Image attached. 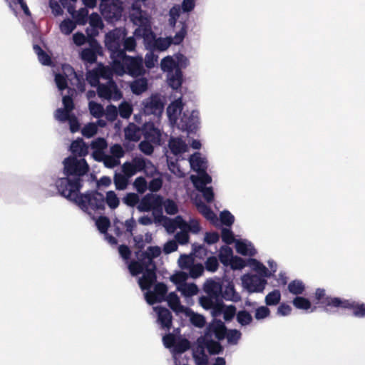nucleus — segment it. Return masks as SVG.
<instances>
[{"mask_svg": "<svg viewBox=\"0 0 365 365\" xmlns=\"http://www.w3.org/2000/svg\"><path fill=\"white\" fill-rule=\"evenodd\" d=\"M63 177L55 181V187L61 196L70 197L75 192L81 191L90 168L85 158L76 156L66 158L63 160Z\"/></svg>", "mask_w": 365, "mask_h": 365, "instance_id": "obj_1", "label": "nucleus"}, {"mask_svg": "<svg viewBox=\"0 0 365 365\" xmlns=\"http://www.w3.org/2000/svg\"><path fill=\"white\" fill-rule=\"evenodd\" d=\"M226 327L221 320L214 319L206 327L198 341L210 354H218L223 347L220 341L225 338Z\"/></svg>", "mask_w": 365, "mask_h": 365, "instance_id": "obj_2", "label": "nucleus"}, {"mask_svg": "<svg viewBox=\"0 0 365 365\" xmlns=\"http://www.w3.org/2000/svg\"><path fill=\"white\" fill-rule=\"evenodd\" d=\"M66 198L90 215H92L93 211L105 209V197L96 190L87 191L85 193H81L80 191L75 192L73 195Z\"/></svg>", "mask_w": 365, "mask_h": 365, "instance_id": "obj_3", "label": "nucleus"}, {"mask_svg": "<svg viewBox=\"0 0 365 365\" xmlns=\"http://www.w3.org/2000/svg\"><path fill=\"white\" fill-rule=\"evenodd\" d=\"M113 68L115 73L120 76L128 73L131 76H140L145 73L143 57L140 56L132 57L126 55L125 53L119 58L114 60Z\"/></svg>", "mask_w": 365, "mask_h": 365, "instance_id": "obj_4", "label": "nucleus"}, {"mask_svg": "<svg viewBox=\"0 0 365 365\" xmlns=\"http://www.w3.org/2000/svg\"><path fill=\"white\" fill-rule=\"evenodd\" d=\"M126 34L125 29L115 28L105 36V46L110 52V57L113 62L125 53L124 50H122V44Z\"/></svg>", "mask_w": 365, "mask_h": 365, "instance_id": "obj_5", "label": "nucleus"}, {"mask_svg": "<svg viewBox=\"0 0 365 365\" xmlns=\"http://www.w3.org/2000/svg\"><path fill=\"white\" fill-rule=\"evenodd\" d=\"M123 170L128 177L142 171L148 176H153L157 173V168L152 162L143 157H135L131 162L125 163L123 165Z\"/></svg>", "mask_w": 365, "mask_h": 365, "instance_id": "obj_6", "label": "nucleus"}, {"mask_svg": "<svg viewBox=\"0 0 365 365\" xmlns=\"http://www.w3.org/2000/svg\"><path fill=\"white\" fill-rule=\"evenodd\" d=\"M128 269L133 276L143 274V276L138 279V284L143 291L151 288L156 282V279H152L146 277V273L149 269L151 270V268L140 257H139L138 261H131L129 263Z\"/></svg>", "mask_w": 365, "mask_h": 365, "instance_id": "obj_7", "label": "nucleus"}, {"mask_svg": "<svg viewBox=\"0 0 365 365\" xmlns=\"http://www.w3.org/2000/svg\"><path fill=\"white\" fill-rule=\"evenodd\" d=\"M178 128L192 133L196 130L200 124V113L198 110H193L191 112L186 110L182 113L180 118L175 123Z\"/></svg>", "mask_w": 365, "mask_h": 365, "instance_id": "obj_8", "label": "nucleus"}, {"mask_svg": "<svg viewBox=\"0 0 365 365\" xmlns=\"http://www.w3.org/2000/svg\"><path fill=\"white\" fill-rule=\"evenodd\" d=\"M98 95L101 98L118 101L123 98L122 91L114 81H106L99 84L97 88Z\"/></svg>", "mask_w": 365, "mask_h": 365, "instance_id": "obj_9", "label": "nucleus"}, {"mask_svg": "<svg viewBox=\"0 0 365 365\" xmlns=\"http://www.w3.org/2000/svg\"><path fill=\"white\" fill-rule=\"evenodd\" d=\"M332 305L339 307V309H349L353 311L355 317L363 318L365 317V304L359 303L351 299H335Z\"/></svg>", "mask_w": 365, "mask_h": 365, "instance_id": "obj_10", "label": "nucleus"}, {"mask_svg": "<svg viewBox=\"0 0 365 365\" xmlns=\"http://www.w3.org/2000/svg\"><path fill=\"white\" fill-rule=\"evenodd\" d=\"M161 254V250L158 246H150L145 252L140 254V257L145 262L148 267L151 268L146 273V277L151 278L152 279H157L156 276V265L153 261V259L158 257Z\"/></svg>", "mask_w": 365, "mask_h": 365, "instance_id": "obj_11", "label": "nucleus"}, {"mask_svg": "<svg viewBox=\"0 0 365 365\" xmlns=\"http://www.w3.org/2000/svg\"><path fill=\"white\" fill-rule=\"evenodd\" d=\"M160 205H163V197L153 193H147L141 199L137 206L139 212L153 211Z\"/></svg>", "mask_w": 365, "mask_h": 365, "instance_id": "obj_12", "label": "nucleus"}, {"mask_svg": "<svg viewBox=\"0 0 365 365\" xmlns=\"http://www.w3.org/2000/svg\"><path fill=\"white\" fill-rule=\"evenodd\" d=\"M142 111L145 115L160 116L163 111V103L158 95H153L143 101Z\"/></svg>", "mask_w": 365, "mask_h": 365, "instance_id": "obj_13", "label": "nucleus"}, {"mask_svg": "<svg viewBox=\"0 0 365 365\" xmlns=\"http://www.w3.org/2000/svg\"><path fill=\"white\" fill-rule=\"evenodd\" d=\"M144 139L153 143L155 145L163 143V131L153 122H147L142 127Z\"/></svg>", "mask_w": 365, "mask_h": 365, "instance_id": "obj_14", "label": "nucleus"}, {"mask_svg": "<svg viewBox=\"0 0 365 365\" xmlns=\"http://www.w3.org/2000/svg\"><path fill=\"white\" fill-rule=\"evenodd\" d=\"M100 9L104 19L111 22L119 20L123 11L121 6L114 0H111L107 4H100Z\"/></svg>", "mask_w": 365, "mask_h": 365, "instance_id": "obj_15", "label": "nucleus"}, {"mask_svg": "<svg viewBox=\"0 0 365 365\" xmlns=\"http://www.w3.org/2000/svg\"><path fill=\"white\" fill-rule=\"evenodd\" d=\"M145 290L147 292L145 293V299L148 304H154L156 302L165 301L168 287L164 283L155 284L153 291H151L150 288Z\"/></svg>", "mask_w": 365, "mask_h": 365, "instance_id": "obj_16", "label": "nucleus"}, {"mask_svg": "<svg viewBox=\"0 0 365 365\" xmlns=\"http://www.w3.org/2000/svg\"><path fill=\"white\" fill-rule=\"evenodd\" d=\"M242 282L250 292H262L267 284L264 277L254 275H244L242 277Z\"/></svg>", "mask_w": 365, "mask_h": 365, "instance_id": "obj_17", "label": "nucleus"}, {"mask_svg": "<svg viewBox=\"0 0 365 365\" xmlns=\"http://www.w3.org/2000/svg\"><path fill=\"white\" fill-rule=\"evenodd\" d=\"M143 0L135 1L131 6L130 17L134 24L143 26L148 23L146 13L141 9V2Z\"/></svg>", "mask_w": 365, "mask_h": 365, "instance_id": "obj_18", "label": "nucleus"}, {"mask_svg": "<svg viewBox=\"0 0 365 365\" xmlns=\"http://www.w3.org/2000/svg\"><path fill=\"white\" fill-rule=\"evenodd\" d=\"M153 309L157 313V322L161 329L170 331L173 325V316L170 310L160 306L155 307Z\"/></svg>", "mask_w": 365, "mask_h": 365, "instance_id": "obj_19", "label": "nucleus"}, {"mask_svg": "<svg viewBox=\"0 0 365 365\" xmlns=\"http://www.w3.org/2000/svg\"><path fill=\"white\" fill-rule=\"evenodd\" d=\"M134 34L136 36H140L143 38L144 44L146 48L153 50L154 41L157 38L148 24L139 26V28L135 29Z\"/></svg>", "mask_w": 365, "mask_h": 365, "instance_id": "obj_20", "label": "nucleus"}, {"mask_svg": "<svg viewBox=\"0 0 365 365\" xmlns=\"http://www.w3.org/2000/svg\"><path fill=\"white\" fill-rule=\"evenodd\" d=\"M101 46L96 39H92L90 42V47L83 48L81 53V57L83 61L93 63L97 60V54L100 53Z\"/></svg>", "mask_w": 365, "mask_h": 365, "instance_id": "obj_21", "label": "nucleus"}, {"mask_svg": "<svg viewBox=\"0 0 365 365\" xmlns=\"http://www.w3.org/2000/svg\"><path fill=\"white\" fill-rule=\"evenodd\" d=\"M316 300L324 307V310L326 312L329 311V308L332 309H339V307H336L332 305V302L335 299H341V297H331L326 294V291L322 288H317L315 291L314 294Z\"/></svg>", "mask_w": 365, "mask_h": 365, "instance_id": "obj_22", "label": "nucleus"}, {"mask_svg": "<svg viewBox=\"0 0 365 365\" xmlns=\"http://www.w3.org/2000/svg\"><path fill=\"white\" fill-rule=\"evenodd\" d=\"M186 225L187 222L181 215H177L174 218H165V222L163 223L164 227L170 234L174 233L178 228L180 230L185 229Z\"/></svg>", "mask_w": 365, "mask_h": 365, "instance_id": "obj_23", "label": "nucleus"}, {"mask_svg": "<svg viewBox=\"0 0 365 365\" xmlns=\"http://www.w3.org/2000/svg\"><path fill=\"white\" fill-rule=\"evenodd\" d=\"M183 110V103L181 98L172 102L167 108V113L171 123L175 124L178 120V115H181Z\"/></svg>", "mask_w": 365, "mask_h": 365, "instance_id": "obj_24", "label": "nucleus"}, {"mask_svg": "<svg viewBox=\"0 0 365 365\" xmlns=\"http://www.w3.org/2000/svg\"><path fill=\"white\" fill-rule=\"evenodd\" d=\"M170 308L177 314H183L184 312H190V308L180 304V298L175 292H170L165 297Z\"/></svg>", "mask_w": 365, "mask_h": 365, "instance_id": "obj_25", "label": "nucleus"}, {"mask_svg": "<svg viewBox=\"0 0 365 365\" xmlns=\"http://www.w3.org/2000/svg\"><path fill=\"white\" fill-rule=\"evenodd\" d=\"M196 206L199 212L212 225H217L219 219L213 210L202 202H197Z\"/></svg>", "mask_w": 365, "mask_h": 365, "instance_id": "obj_26", "label": "nucleus"}, {"mask_svg": "<svg viewBox=\"0 0 365 365\" xmlns=\"http://www.w3.org/2000/svg\"><path fill=\"white\" fill-rule=\"evenodd\" d=\"M236 251L242 255L252 257L257 253L253 245L247 240H236Z\"/></svg>", "mask_w": 365, "mask_h": 365, "instance_id": "obj_27", "label": "nucleus"}, {"mask_svg": "<svg viewBox=\"0 0 365 365\" xmlns=\"http://www.w3.org/2000/svg\"><path fill=\"white\" fill-rule=\"evenodd\" d=\"M182 72L180 68H175L173 72L167 75L168 85L173 89L178 90L181 88L182 83Z\"/></svg>", "mask_w": 365, "mask_h": 365, "instance_id": "obj_28", "label": "nucleus"}, {"mask_svg": "<svg viewBox=\"0 0 365 365\" xmlns=\"http://www.w3.org/2000/svg\"><path fill=\"white\" fill-rule=\"evenodd\" d=\"M168 147L175 155L182 154L187 150V144L181 138L171 137L169 140Z\"/></svg>", "mask_w": 365, "mask_h": 365, "instance_id": "obj_29", "label": "nucleus"}, {"mask_svg": "<svg viewBox=\"0 0 365 365\" xmlns=\"http://www.w3.org/2000/svg\"><path fill=\"white\" fill-rule=\"evenodd\" d=\"M190 179L195 188L206 186L212 182V177L206 170L197 172V175H191Z\"/></svg>", "mask_w": 365, "mask_h": 365, "instance_id": "obj_30", "label": "nucleus"}, {"mask_svg": "<svg viewBox=\"0 0 365 365\" xmlns=\"http://www.w3.org/2000/svg\"><path fill=\"white\" fill-rule=\"evenodd\" d=\"M70 150L73 154L78 155L80 158H83L88 153V146L82 138H78L72 142Z\"/></svg>", "mask_w": 365, "mask_h": 365, "instance_id": "obj_31", "label": "nucleus"}, {"mask_svg": "<svg viewBox=\"0 0 365 365\" xmlns=\"http://www.w3.org/2000/svg\"><path fill=\"white\" fill-rule=\"evenodd\" d=\"M190 163L193 170L197 172L207 170V161L200 153H195L190 158Z\"/></svg>", "mask_w": 365, "mask_h": 365, "instance_id": "obj_32", "label": "nucleus"}, {"mask_svg": "<svg viewBox=\"0 0 365 365\" xmlns=\"http://www.w3.org/2000/svg\"><path fill=\"white\" fill-rule=\"evenodd\" d=\"M247 264L257 273L259 274L258 276H261L263 277H271V272L269 270L259 261L256 259L250 258L248 259Z\"/></svg>", "mask_w": 365, "mask_h": 365, "instance_id": "obj_33", "label": "nucleus"}, {"mask_svg": "<svg viewBox=\"0 0 365 365\" xmlns=\"http://www.w3.org/2000/svg\"><path fill=\"white\" fill-rule=\"evenodd\" d=\"M233 256V250L230 247L227 245H223L220 247L218 257L220 262L225 267H229V264H230V261L232 260Z\"/></svg>", "mask_w": 365, "mask_h": 365, "instance_id": "obj_34", "label": "nucleus"}, {"mask_svg": "<svg viewBox=\"0 0 365 365\" xmlns=\"http://www.w3.org/2000/svg\"><path fill=\"white\" fill-rule=\"evenodd\" d=\"M177 290L185 297H192L197 294L198 288L194 283H185L179 284Z\"/></svg>", "mask_w": 365, "mask_h": 365, "instance_id": "obj_35", "label": "nucleus"}, {"mask_svg": "<svg viewBox=\"0 0 365 365\" xmlns=\"http://www.w3.org/2000/svg\"><path fill=\"white\" fill-rule=\"evenodd\" d=\"M223 298L227 301L237 302L241 299V297L238 292L235 291L234 285L228 284L222 292Z\"/></svg>", "mask_w": 365, "mask_h": 365, "instance_id": "obj_36", "label": "nucleus"}, {"mask_svg": "<svg viewBox=\"0 0 365 365\" xmlns=\"http://www.w3.org/2000/svg\"><path fill=\"white\" fill-rule=\"evenodd\" d=\"M130 89L135 95L142 94L148 89V80L145 78L135 80L130 84Z\"/></svg>", "mask_w": 365, "mask_h": 365, "instance_id": "obj_37", "label": "nucleus"}, {"mask_svg": "<svg viewBox=\"0 0 365 365\" xmlns=\"http://www.w3.org/2000/svg\"><path fill=\"white\" fill-rule=\"evenodd\" d=\"M182 314L189 317L192 324L196 327L202 328L205 324V317L202 315L195 313L190 308L189 312H184Z\"/></svg>", "mask_w": 365, "mask_h": 365, "instance_id": "obj_38", "label": "nucleus"}, {"mask_svg": "<svg viewBox=\"0 0 365 365\" xmlns=\"http://www.w3.org/2000/svg\"><path fill=\"white\" fill-rule=\"evenodd\" d=\"M236 320L241 327H246L252 322L253 317L250 312L246 309H242L237 312Z\"/></svg>", "mask_w": 365, "mask_h": 365, "instance_id": "obj_39", "label": "nucleus"}, {"mask_svg": "<svg viewBox=\"0 0 365 365\" xmlns=\"http://www.w3.org/2000/svg\"><path fill=\"white\" fill-rule=\"evenodd\" d=\"M203 289L207 295L220 297V287L214 280H207L204 284Z\"/></svg>", "mask_w": 365, "mask_h": 365, "instance_id": "obj_40", "label": "nucleus"}, {"mask_svg": "<svg viewBox=\"0 0 365 365\" xmlns=\"http://www.w3.org/2000/svg\"><path fill=\"white\" fill-rule=\"evenodd\" d=\"M190 347V341L186 339H181L176 341L174 346L172 347L171 352L174 356L178 354H182Z\"/></svg>", "mask_w": 365, "mask_h": 365, "instance_id": "obj_41", "label": "nucleus"}, {"mask_svg": "<svg viewBox=\"0 0 365 365\" xmlns=\"http://www.w3.org/2000/svg\"><path fill=\"white\" fill-rule=\"evenodd\" d=\"M100 79L103 78L106 80V81H113V76L115 71L113 68V63L111 64V68L109 66H105L102 64L99 65L96 68Z\"/></svg>", "mask_w": 365, "mask_h": 365, "instance_id": "obj_42", "label": "nucleus"}, {"mask_svg": "<svg viewBox=\"0 0 365 365\" xmlns=\"http://www.w3.org/2000/svg\"><path fill=\"white\" fill-rule=\"evenodd\" d=\"M289 292L294 295L299 296L303 294L305 290V285L302 280L294 279L288 284Z\"/></svg>", "mask_w": 365, "mask_h": 365, "instance_id": "obj_43", "label": "nucleus"}, {"mask_svg": "<svg viewBox=\"0 0 365 365\" xmlns=\"http://www.w3.org/2000/svg\"><path fill=\"white\" fill-rule=\"evenodd\" d=\"M89 25L92 27V30L95 31V33H92V35L96 36L98 34V29L103 28V24L101 16L96 14L93 13L89 17Z\"/></svg>", "mask_w": 365, "mask_h": 365, "instance_id": "obj_44", "label": "nucleus"}, {"mask_svg": "<svg viewBox=\"0 0 365 365\" xmlns=\"http://www.w3.org/2000/svg\"><path fill=\"white\" fill-rule=\"evenodd\" d=\"M160 68L163 71L167 72L168 74L173 72L174 69L179 68L177 66L176 61L171 56H166L162 59Z\"/></svg>", "mask_w": 365, "mask_h": 365, "instance_id": "obj_45", "label": "nucleus"}, {"mask_svg": "<svg viewBox=\"0 0 365 365\" xmlns=\"http://www.w3.org/2000/svg\"><path fill=\"white\" fill-rule=\"evenodd\" d=\"M281 300V293L279 290L274 289L268 293L264 299V302L267 306H276Z\"/></svg>", "mask_w": 365, "mask_h": 365, "instance_id": "obj_46", "label": "nucleus"}, {"mask_svg": "<svg viewBox=\"0 0 365 365\" xmlns=\"http://www.w3.org/2000/svg\"><path fill=\"white\" fill-rule=\"evenodd\" d=\"M34 50L38 56L39 62L44 66H50L52 63L51 57L41 48L40 46L34 45Z\"/></svg>", "mask_w": 365, "mask_h": 365, "instance_id": "obj_47", "label": "nucleus"}, {"mask_svg": "<svg viewBox=\"0 0 365 365\" xmlns=\"http://www.w3.org/2000/svg\"><path fill=\"white\" fill-rule=\"evenodd\" d=\"M219 298L211 295L202 296L200 298V304L204 309L208 310L219 302Z\"/></svg>", "mask_w": 365, "mask_h": 365, "instance_id": "obj_48", "label": "nucleus"}, {"mask_svg": "<svg viewBox=\"0 0 365 365\" xmlns=\"http://www.w3.org/2000/svg\"><path fill=\"white\" fill-rule=\"evenodd\" d=\"M180 24L181 28L178 31L176 32L175 36L173 37L169 36V38L171 39L172 44H180L185 37L187 34V25L185 22H180Z\"/></svg>", "mask_w": 365, "mask_h": 365, "instance_id": "obj_49", "label": "nucleus"}, {"mask_svg": "<svg viewBox=\"0 0 365 365\" xmlns=\"http://www.w3.org/2000/svg\"><path fill=\"white\" fill-rule=\"evenodd\" d=\"M88 108L91 114L96 118H100L104 115V108L98 103L90 101L88 103Z\"/></svg>", "mask_w": 365, "mask_h": 365, "instance_id": "obj_50", "label": "nucleus"}, {"mask_svg": "<svg viewBox=\"0 0 365 365\" xmlns=\"http://www.w3.org/2000/svg\"><path fill=\"white\" fill-rule=\"evenodd\" d=\"M76 27V22L69 18L64 19L60 24L59 28L62 34L65 35L71 34Z\"/></svg>", "mask_w": 365, "mask_h": 365, "instance_id": "obj_51", "label": "nucleus"}, {"mask_svg": "<svg viewBox=\"0 0 365 365\" xmlns=\"http://www.w3.org/2000/svg\"><path fill=\"white\" fill-rule=\"evenodd\" d=\"M194 264V257L192 254L182 255L178 259L179 267L183 270H188Z\"/></svg>", "mask_w": 365, "mask_h": 365, "instance_id": "obj_52", "label": "nucleus"}, {"mask_svg": "<svg viewBox=\"0 0 365 365\" xmlns=\"http://www.w3.org/2000/svg\"><path fill=\"white\" fill-rule=\"evenodd\" d=\"M122 202L127 206L133 207L138 205L140 200L137 193L128 192L122 198Z\"/></svg>", "mask_w": 365, "mask_h": 365, "instance_id": "obj_53", "label": "nucleus"}, {"mask_svg": "<svg viewBox=\"0 0 365 365\" xmlns=\"http://www.w3.org/2000/svg\"><path fill=\"white\" fill-rule=\"evenodd\" d=\"M172 45L171 39L169 37L166 38H158L155 41H154V47L153 50H158L160 51H163L168 49L170 46Z\"/></svg>", "mask_w": 365, "mask_h": 365, "instance_id": "obj_54", "label": "nucleus"}, {"mask_svg": "<svg viewBox=\"0 0 365 365\" xmlns=\"http://www.w3.org/2000/svg\"><path fill=\"white\" fill-rule=\"evenodd\" d=\"M242 334L240 331L237 329H230L227 331L226 329L225 337L227 339V343L231 345L237 344L239 340L240 339Z\"/></svg>", "mask_w": 365, "mask_h": 365, "instance_id": "obj_55", "label": "nucleus"}, {"mask_svg": "<svg viewBox=\"0 0 365 365\" xmlns=\"http://www.w3.org/2000/svg\"><path fill=\"white\" fill-rule=\"evenodd\" d=\"M113 181L115 188L118 190H125L128 184V177L120 173L115 174Z\"/></svg>", "mask_w": 365, "mask_h": 365, "instance_id": "obj_56", "label": "nucleus"}, {"mask_svg": "<svg viewBox=\"0 0 365 365\" xmlns=\"http://www.w3.org/2000/svg\"><path fill=\"white\" fill-rule=\"evenodd\" d=\"M293 305L299 309L308 310L311 308L310 301L303 297L297 296L292 301Z\"/></svg>", "mask_w": 365, "mask_h": 365, "instance_id": "obj_57", "label": "nucleus"}, {"mask_svg": "<svg viewBox=\"0 0 365 365\" xmlns=\"http://www.w3.org/2000/svg\"><path fill=\"white\" fill-rule=\"evenodd\" d=\"M86 79L93 87L98 88V85L102 83H100V77L96 68L88 71L86 73Z\"/></svg>", "mask_w": 365, "mask_h": 365, "instance_id": "obj_58", "label": "nucleus"}, {"mask_svg": "<svg viewBox=\"0 0 365 365\" xmlns=\"http://www.w3.org/2000/svg\"><path fill=\"white\" fill-rule=\"evenodd\" d=\"M220 220L223 225L230 227L235 222V217L230 211L225 210L220 213Z\"/></svg>", "mask_w": 365, "mask_h": 365, "instance_id": "obj_59", "label": "nucleus"}, {"mask_svg": "<svg viewBox=\"0 0 365 365\" xmlns=\"http://www.w3.org/2000/svg\"><path fill=\"white\" fill-rule=\"evenodd\" d=\"M106 202L110 208L115 209L118 207L120 201L115 192L110 190L106 193L105 198V203Z\"/></svg>", "mask_w": 365, "mask_h": 365, "instance_id": "obj_60", "label": "nucleus"}, {"mask_svg": "<svg viewBox=\"0 0 365 365\" xmlns=\"http://www.w3.org/2000/svg\"><path fill=\"white\" fill-rule=\"evenodd\" d=\"M163 207L168 215H173L178 212V206L176 202L171 199L163 200Z\"/></svg>", "mask_w": 365, "mask_h": 365, "instance_id": "obj_61", "label": "nucleus"}, {"mask_svg": "<svg viewBox=\"0 0 365 365\" xmlns=\"http://www.w3.org/2000/svg\"><path fill=\"white\" fill-rule=\"evenodd\" d=\"M96 225L99 232L103 234L108 232V229L110 227V222L108 217L101 216L96 221Z\"/></svg>", "mask_w": 365, "mask_h": 365, "instance_id": "obj_62", "label": "nucleus"}, {"mask_svg": "<svg viewBox=\"0 0 365 365\" xmlns=\"http://www.w3.org/2000/svg\"><path fill=\"white\" fill-rule=\"evenodd\" d=\"M205 270V267L201 263L193 264L191 267L187 270L188 275L191 278L196 279L201 276Z\"/></svg>", "mask_w": 365, "mask_h": 365, "instance_id": "obj_63", "label": "nucleus"}, {"mask_svg": "<svg viewBox=\"0 0 365 365\" xmlns=\"http://www.w3.org/2000/svg\"><path fill=\"white\" fill-rule=\"evenodd\" d=\"M271 312L267 306L258 307L255 312V318L257 321H261L268 318L270 316Z\"/></svg>", "mask_w": 365, "mask_h": 365, "instance_id": "obj_64", "label": "nucleus"}]
</instances>
